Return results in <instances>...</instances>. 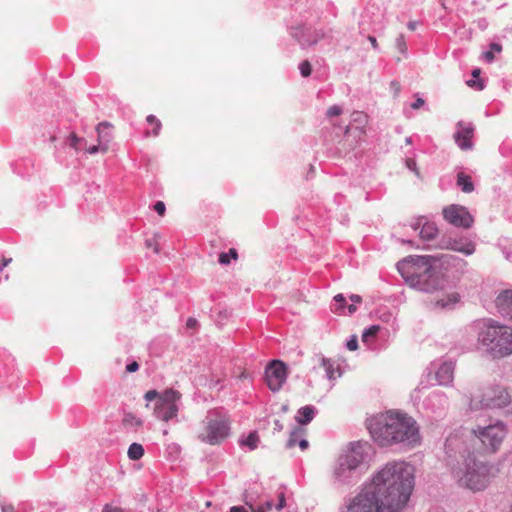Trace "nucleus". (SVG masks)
Returning a JSON list of instances; mask_svg holds the SVG:
<instances>
[{
  "label": "nucleus",
  "instance_id": "nucleus-1",
  "mask_svg": "<svg viewBox=\"0 0 512 512\" xmlns=\"http://www.w3.org/2000/svg\"><path fill=\"white\" fill-rule=\"evenodd\" d=\"M414 488V467L405 461L387 463L346 505L344 512H400Z\"/></svg>",
  "mask_w": 512,
  "mask_h": 512
},
{
  "label": "nucleus",
  "instance_id": "nucleus-2",
  "mask_svg": "<svg viewBox=\"0 0 512 512\" xmlns=\"http://www.w3.org/2000/svg\"><path fill=\"white\" fill-rule=\"evenodd\" d=\"M454 264L467 262L453 255H410L397 263V270L409 286L433 294L449 286L446 272Z\"/></svg>",
  "mask_w": 512,
  "mask_h": 512
},
{
  "label": "nucleus",
  "instance_id": "nucleus-3",
  "mask_svg": "<svg viewBox=\"0 0 512 512\" xmlns=\"http://www.w3.org/2000/svg\"><path fill=\"white\" fill-rule=\"evenodd\" d=\"M368 429L372 439L382 447L396 444L416 447L422 439L417 421L400 410H389L373 417Z\"/></svg>",
  "mask_w": 512,
  "mask_h": 512
},
{
  "label": "nucleus",
  "instance_id": "nucleus-4",
  "mask_svg": "<svg viewBox=\"0 0 512 512\" xmlns=\"http://www.w3.org/2000/svg\"><path fill=\"white\" fill-rule=\"evenodd\" d=\"M477 342L491 358H505L512 355V328L487 320L479 328Z\"/></svg>",
  "mask_w": 512,
  "mask_h": 512
},
{
  "label": "nucleus",
  "instance_id": "nucleus-5",
  "mask_svg": "<svg viewBox=\"0 0 512 512\" xmlns=\"http://www.w3.org/2000/svg\"><path fill=\"white\" fill-rule=\"evenodd\" d=\"M461 486L472 491L485 489L493 477L492 466L487 462L478 460L473 453H469L464 461L463 469L457 473Z\"/></svg>",
  "mask_w": 512,
  "mask_h": 512
},
{
  "label": "nucleus",
  "instance_id": "nucleus-6",
  "mask_svg": "<svg viewBox=\"0 0 512 512\" xmlns=\"http://www.w3.org/2000/svg\"><path fill=\"white\" fill-rule=\"evenodd\" d=\"M471 439L473 448L478 454H493L501 446L506 437V427L502 422H496L485 427H478L472 431Z\"/></svg>",
  "mask_w": 512,
  "mask_h": 512
},
{
  "label": "nucleus",
  "instance_id": "nucleus-7",
  "mask_svg": "<svg viewBox=\"0 0 512 512\" xmlns=\"http://www.w3.org/2000/svg\"><path fill=\"white\" fill-rule=\"evenodd\" d=\"M181 397V393L172 388L166 389L163 392L149 390L144 394L146 401L150 402L156 400L154 415L164 422H168L177 417Z\"/></svg>",
  "mask_w": 512,
  "mask_h": 512
},
{
  "label": "nucleus",
  "instance_id": "nucleus-8",
  "mask_svg": "<svg viewBox=\"0 0 512 512\" xmlns=\"http://www.w3.org/2000/svg\"><path fill=\"white\" fill-rule=\"evenodd\" d=\"M229 430V422L223 417H216L207 422L199 438L210 445L219 444L228 437Z\"/></svg>",
  "mask_w": 512,
  "mask_h": 512
},
{
  "label": "nucleus",
  "instance_id": "nucleus-9",
  "mask_svg": "<svg viewBox=\"0 0 512 512\" xmlns=\"http://www.w3.org/2000/svg\"><path fill=\"white\" fill-rule=\"evenodd\" d=\"M511 401L510 394L501 387L488 388L478 402L472 400V407H486V408H502L507 406Z\"/></svg>",
  "mask_w": 512,
  "mask_h": 512
},
{
  "label": "nucleus",
  "instance_id": "nucleus-10",
  "mask_svg": "<svg viewBox=\"0 0 512 512\" xmlns=\"http://www.w3.org/2000/svg\"><path fill=\"white\" fill-rule=\"evenodd\" d=\"M287 378V368L284 362L273 360L265 370V379L272 391H279Z\"/></svg>",
  "mask_w": 512,
  "mask_h": 512
},
{
  "label": "nucleus",
  "instance_id": "nucleus-11",
  "mask_svg": "<svg viewBox=\"0 0 512 512\" xmlns=\"http://www.w3.org/2000/svg\"><path fill=\"white\" fill-rule=\"evenodd\" d=\"M445 220L454 226L470 228L473 224V217L465 207L451 205L443 210Z\"/></svg>",
  "mask_w": 512,
  "mask_h": 512
},
{
  "label": "nucleus",
  "instance_id": "nucleus-12",
  "mask_svg": "<svg viewBox=\"0 0 512 512\" xmlns=\"http://www.w3.org/2000/svg\"><path fill=\"white\" fill-rule=\"evenodd\" d=\"M445 247L466 256L472 255L476 250L475 243L467 238L449 239Z\"/></svg>",
  "mask_w": 512,
  "mask_h": 512
},
{
  "label": "nucleus",
  "instance_id": "nucleus-13",
  "mask_svg": "<svg viewBox=\"0 0 512 512\" xmlns=\"http://www.w3.org/2000/svg\"><path fill=\"white\" fill-rule=\"evenodd\" d=\"M455 364L451 361L442 363L436 371L435 378L439 385L447 386L453 382Z\"/></svg>",
  "mask_w": 512,
  "mask_h": 512
},
{
  "label": "nucleus",
  "instance_id": "nucleus-14",
  "mask_svg": "<svg viewBox=\"0 0 512 512\" xmlns=\"http://www.w3.org/2000/svg\"><path fill=\"white\" fill-rule=\"evenodd\" d=\"M474 129L469 126H460V129L454 134V139L458 146L462 150H468L471 149L472 144V137H473Z\"/></svg>",
  "mask_w": 512,
  "mask_h": 512
},
{
  "label": "nucleus",
  "instance_id": "nucleus-15",
  "mask_svg": "<svg viewBox=\"0 0 512 512\" xmlns=\"http://www.w3.org/2000/svg\"><path fill=\"white\" fill-rule=\"evenodd\" d=\"M460 301V295L459 293L455 291H451L448 293H444L441 296H437L433 304L435 308L439 309H450L453 308L455 304H457Z\"/></svg>",
  "mask_w": 512,
  "mask_h": 512
},
{
  "label": "nucleus",
  "instance_id": "nucleus-16",
  "mask_svg": "<svg viewBox=\"0 0 512 512\" xmlns=\"http://www.w3.org/2000/svg\"><path fill=\"white\" fill-rule=\"evenodd\" d=\"M112 125L108 122H101L98 124L96 130L98 133V145H94L88 149L89 154H95L98 151H101L102 153H106L109 149V143L111 141V136L108 135L106 142L102 143V128H111Z\"/></svg>",
  "mask_w": 512,
  "mask_h": 512
},
{
  "label": "nucleus",
  "instance_id": "nucleus-17",
  "mask_svg": "<svg viewBox=\"0 0 512 512\" xmlns=\"http://www.w3.org/2000/svg\"><path fill=\"white\" fill-rule=\"evenodd\" d=\"M304 434H305L304 429H302V428L294 429L291 432L290 437L287 441V447L293 448L296 445H298L302 451L306 450L309 446V443L305 438H303Z\"/></svg>",
  "mask_w": 512,
  "mask_h": 512
},
{
  "label": "nucleus",
  "instance_id": "nucleus-18",
  "mask_svg": "<svg viewBox=\"0 0 512 512\" xmlns=\"http://www.w3.org/2000/svg\"><path fill=\"white\" fill-rule=\"evenodd\" d=\"M358 465V462L356 459L352 458L351 456H341L338 459V467L335 469L334 474L339 477L342 475V473L345 471V469H355Z\"/></svg>",
  "mask_w": 512,
  "mask_h": 512
},
{
  "label": "nucleus",
  "instance_id": "nucleus-19",
  "mask_svg": "<svg viewBox=\"0 0 512 512\" xmlns=\"http://www.w3.org/2000/svg\"><path fill=\"white\" fill-rule=\"evenodd\" d=\"M358 465V462L356 459L352 458L351 456H341L338 459V467L335 469L334 474L339 477L342 475V473L345 471V469H355Z\"/></svg>",
  "mask_w": 512,
  "mask_h": 512
},
{
  "label": "nucleus",
  "instance_id": "nucleus-20",
  "mask_svg": "<svg viewBox=\"0 0 512 512\" xmlns=\"http://www.w3.org/2000/svg\"><path fill=\"white\" fill-rule=\"evenodd\" d=\"M321 366L325 369L326 375L329 379H335L341 375L339 365L331 359L322 358Z\"/></svg>",
  "mask_w": 512,
  "mask_h": 512
},
{
  "label": "nucleus",
  "instance_id": "nucleus-21",
  "mask_svg": "<svg viewBox=\"0 0 512 512\" xmlns=\"http://www.w3.org/2000/svg\"><path fill=\"white\" fill-rule=\"evenodd\" d=\"M512 290H506L496 298V306L503 315L509 311Z\"/></svg>",
  "mask_w": 512,
  "mask_h": 512
},
{
  "label": "nucleus",
  "instance_id": "nucleus-22",
  "mask_svg": "<svg viewBox=\"0 0 512 512\" xmlns=\"http://www.w3.org/2000/svg\"><path fill=\"white\" fill-rule=\"evenodd\" d=\"M315 414V409L313 406H305L298 410L296 421L300 424H307L312 421Z\"/></svg>",
  "mask_w": 512,
  "mask_h": 512
},
{
  "label": "nucleus",
  "instance_id": "nucleus-23",
  "mask_svg": "<svg viewBox=\"0 0 512 512\" xmlns=\"http://www.w3.org/2000/svg\"><path fill=\"white\" fill-rule=\"evenodd\" d=\"M122 424L125 428L136 431L142 426L143 421L132 413H125L122 419Z\"/></svg>",
  "mask_w": 512,
  "mask_h": 512
},
{
  "label": "nucleus",
  "instance_id": "nucleus-24",
  "mask_svg": "<svg viewBox=\"0 0 512 512\" xmlns=\"http://www.w3.org/2000/svg\"><path fill=\"white\" fill-rule=\"evenodd\" d=\"M457 184L461 187L462 191L465 193H470L474 190V185L472 183L471 177L468 175H465L464 173L460 172L457 175Z\"/></svg>",
  "mask_w": 512,
  "mask_h": 512
},
{
  "label": "nucleus",
  "instance_id": "nucleus-25",
  "mask_svg": "<svg viewBox=\"0 0 512 512\" xmlns=\"http://www.w3.org/2000/svg\"><path fill=\"white\" fill-rule=\"evenodd\" d=\"M325 37V33L322 30H314L307 39L301 40V45L312 46L318 43Z\"/></svg>",
  "mask_w": 512,
  "mask_h": 512
},
{
  "label": "nucleus",
  "instance_id": "nucleus-26",
  "mask_svg": "<svg viewBox=\"0 0 512 512\" xmlns=\"http://www.w3.org/2000/svg\"><path fill=\"white\" fill-rule=\"evenodd\" d=\"M146 120L153 127L151 132L146 131V136L147 137H150V136L156 137V136H158L159 132L161 130V127H162L161 122L154 115L147 116Z\"/></svg>",
  "mask_w": 512,
  "mask_h": 512
},
{
  "label": "nucleus",
  "instance_id": "nucleus-27",
  "mask_svg": "<svg viewBox=\"0 0 512 512\" xmlns=\"http://www.w3.org/2000/svg\"><path fill=\"white\" fill-rule=\"evenodd\" d=\"M144 455V448L139 443H132L128 449V457L132 460H139Z\"/></svg>",
  "mask_w": 512,
  "mask_h": 512
},
{
  "label": "nucleus",
  "instance_id": "nucleus-28",
  "mask_svg": "<svg viewBox=\"0 0 512 512\" xmlns=\"http://www.w3.org/2000/svg\"><path fill=\"white\" fill-rule=\"evenodd\" d=\"M437 234V228L433 224H425L423 225L420 235L423 239L430 240L433 239Z\"/></svg>",
  "mask_w": 512,
  "mask_h": 512
},
{
  "label": "nucleus",
  "instance_id": "nucleus-29",
  "mask_svg": "<svg viewBox=\"0 0 512 512\" xmlns=\"http://www.w3.org/2000/svg\"><path fill=\"white\" fill-rule=\"evenodd\" d=\"M380 330V326L372 325L368 329H366L362 334V341L369 342L371 338H374Z\"/></svg>",
  "mask_w": 512,
  "mask_h": 512
},
{
  "label": "nucleus",
  "instance_id": "nucleus-30",
  "mask_svg": "<svg viewBox=\"0 0 512 512\" xmlns=\"http://www.w3.org/2000/svg\"><path fill=\"white\" fill-rule=\"evenodd\" d=\"M259 437L256 432L250 433L247 438L243 441V445L249 447L251 450L257 447Z\"/></svg>",
  "mask_w": 512,
  "mask_h": 512
},
{
  "label": "nucleus",
  "instance_id": "nucleus-31",
  "mask_svg": "<svg viewBox=\"0 0 512 512\" xmlns=\"http://www.w3.org/2000/svg\"><path fill=\"white\" fill-rule=\"evenodd\" d=\"M491 50L484 53V58L488 62H492L494 60V52L500 53L502 51V46L497 43H492L490 45Z\"/></svg>",
  "mask_w": 512,
  "mask_h": 512
},
{
  "label": "nucleus",
  "instance_id": "nucleus-32",
  "mask_svg": "<svg viewBox=\"0 0 512 512\" xmlns=\"http://www.w3.org/2000/svg\"><path fill=\"white\" fill-rule=\"evenodd\" d=\"M300 73L303 77H308L311 75L312 66L309 61L305 60L299 65Z\"/></svg>",
  "mask_w": 512,
  "mask_h": 512
},
{
  "label": "nucleus",
  "instance_id": "nucleus-33",
  "mask_svg": "<svg viewBox=\"0 0 512 512\" xmlns=\"http://www.w3.org/2000/svg\"><path fill=\"white\" fill-rule=\"evenodd\" d=\"M466 84L471 88H475L476 90H482L484 88L483 82L477 78L468 80Z\"/></svg>",
  "mask_w": 512,
  "mask_h": 512
},
{
  "label": "nucleus",
  "instance_id": "nucleus-34",
  "mask_svg": "<svg viewBox=\"0 0 512 512\" xmlns=\"http://www.w3.org/2000/svg\"><path fill=\"white\" fill-rule=\"evenodd\" d=\"M273 507V504L271 501H267L265 502L263 505H260L259 507L257 508H253L252 506H250L252 512H259L262 510V512H266V511H269L271 510Z\"/></svg>",
  "mask_w": 512,
  "mask_h": 512
},
{
  "label": "nucleus",
  "instance_id": "nucleus-35",
  "mask_svg": "<svg viewBox=\"0 0 512 512\" xmlns=\"http://www.w3.org/2000/svg\"><path fill=\"white\" fill-rule=\"evenodd\" d=\"M401 91V85L398 81H392L390 83V92L394 97H397Z\"/></svg>",
  "mask_w": 512,
  "mask_h": 512
},
{
  "label": "nucleus",
  "instance_id": "nucleus-36",
  "mask_svg": "<svg viewBox=\"0 0 512 512\" xmlns=\"http://www.w3.org/2000/svg\"><path fill=\"white\" fill-rule=\"evenodd\" d=\"M342 113V109L341 107L337 106V105H334V106H331L328 110H327V116L328 117H334V116H338Z\"/></svg>",
  "mask_w": 512,
  "mask_h": 512
},
{
  "label": "nucleus",
  "instance_id": "nucleus-37",
  "mask_svg": "<svg viewBox=\"0 0 512 512\" xmlns=\"http://www.w3.org/2000/svg\"><path fill=\"white\" fill-rule=\"evenodd\" d=\"M347 348L350 351H355L358 348V340L356 336H352L350 340L347 341L346 344Z\"/></svg>",
  "mask_w": 512,
  "mask_h": 512
},
{
  "label": "nucleus",
  "instance_id": "nucleus-38",
  "mask_svg": "<svg viewBox=\"0 0 512 512\" xmlns=\"http://www.w3.org/2000/svg\"><path fill=\"white\" fill-rule=\"evenodd\" d=\"M154 210L160 215V216H163L165 214V211H166V207H165V204L164 202L162 201H157L154 205Z\"/></svg>",
  "mask_w": 512,
  "mask_h": 512
},
{
  "label": "nucleus",
  "instance_id": "nucleus-39",
  "mask_svg": "<svg viewBox=\"0 0 512 512\" xmlns=\"http://www.w3.org/2000/svg\"><path fill=\"white\" fill-rule=\"evenodd\" d=\"M396 42H397V47H398L399 51L402 52V53H405V51H406V44H405L403 35H400L396 39Z\"/></svg>",
  "mask_w": 512,
  "mask_h": 512
},
{
  "label": "nucleus",
  "instance_id": "nucleus-40",
  "mask_svg": "<svg viewBox=\"0 0 512 512\" xmlns=\"http://www.w3.org/2000/svg\"><path fill=\"white\" fill-rule=\"evenodd\" d=\"M81 141V139L74 133L70 136V145L78 150V143Z\"/></svg>",
  "mask_w": 512,
  "mask_h": 512
},
{
  "label": "nucleus",
  "instance_id": "nucleus-41",
  "mask_svg": "<svg viewBox=\"0 0 512 512\" xmlns=\"http://www.w3.org/2000/svg\"><path fill=\"white\" fill-rule=\"evenodd\" d=\"M219 263L223 264V265L229 264L230 263L229 254L225 253V252L220 253V255H219Z\"/></svg>",
  "mask_w": 512,
  "mask_h": 512
},
{
  "label": "nucleus",
  "instance_id": "nucleus-42",
  "mask_svg": "<svg viewBox=\"0 0 512 512\" xmlns=\"http://www.w3.org/2000/svg\"><path fill=\"white\" fill-rule=\"evenodd\" d=\"M138 368H139L138 363L136 361H134L126 366V371L129 373H133V372H136L138 370Z\"/></svg>",
  "mask_w": 512,
  "mask_h": 512
},
{
  "label": "nucleus",
  "instance_id": "nucleus-43",
  "mask_svg": "<svg viewBox=\"0 0 512 512\" xmlns=\"http://www.w3.org/2000/svg\"><path fill=\"white\" fill-rule=\"evenodd\" d=\"M424 103H425V101L422 98L418 97L416 99V101L412 103L411 107L413 109H419L420 107H422L424 105Z\"/></svg>",
  "mask_w": 512,
  "mask_h": 512
},
{
  "label": "nucleus",
  "instance_id": "nucleus-44",
  "mask_svg": "<svg viewBox=\"0 0 512 512\" xmlns=\"http://www.w3.org/2000/svg\"><path fill=\"white\" fill-rule=\"evenodd\" d=\"M284 506H285V496L283 493H281L279 495V503L277 505V509L281 510L282 508H284Z\"/></svg>",
  "mask_w": 512,
  "mask_h": 512
},
{
  "label": "nucleus",
  "instance_id": "nucleus-45",
  "mask_svg": "<svg viewBox=\"0 0 512 512\" xmlns=\"http://www.w3.org/2000/svg\"><path fill=\"white\" fill-rule=\"evenodd\" d=\"M228 254H229L230 260L231 259H233V260H237L238 259V253H237V250L235 248H230Z\"/></svg>",
  "mask_w": 512,
  "mask_h": 512
},
{
  "label": "nucleus",
  "instance_id": "nucleus-46",
  "mask_svg": "<svg viewBox=\"0 0 512 512\" xmlns=\"http://www.w3.org/2000/svg\"><path fill=\"white\" fill-rule=\"evenodd\" d=\"M406 164H407L408 168H410L413 171H416V162L413 159H411V158L407 159Z\"/></svg>",
  "mask_w": 512,
  "mask_h": 512
},
{
  "label": "nucleus",
  "instance_id": "nucleus-47",
  "mask_svg": "<svg viewBox=\"0 0 512 512\" xmlns=\"http://www.w3.org/2000/svg\"><path fill=\"white\" fill-rule=\"evenodd\" d=\"M12 262V258H5L0 261V269L3 270L4 267L8 266Z\"/></svg>",
  "mask_w": 512,
  "mask_h": 512
},
{
  "label": "nucleus",
  "instance_id": "nucleus-48",
  "mask_svg": "<svg viewBox=\"0 0 512 512\" xmlns=\"http://www.w3.org/2000/svg\"><path fill=\"white\" fill-rule=\"evenodd\" d=\"M355 120L360 122H366L367 116L363 113H355Z\"/></svg>",
  "mask_w": 512,
  "mask_h": 512
},
{
  "label": "nucleus",
  "instance_id": "nucleus-49",
  "mask_svg": "<svg viewBox=\"0 0 512 512\" xmlns=\"http://www.w3.org/2000/svg\"><path fill=\"white\" fill-rule=\"evenodd\" d=\"M368 40L374 49L378 48V42L374 36H368Z\"/></svg>",
  "mask_w": 512,
  "mask_h": 512
},
{
  "label": "nucleus",
  "instance_id": "nucleus-50",
  "mask_svg": "<svg viewBox=\"0 0 512 512\" xmlns=\"http://www.w3.org/2000/svg\"><path fill=\"white\" fill-rule=\"evenodd\" d=\"M350 299L354 303H360L362 301V298L359 295H351Z\"/></svg>",
  "mask_w": 512,
  "mask_h": 512
},
{
  "label": "nucleus",
  "instance_id": "nucleus-51",
  "mask_svg": "<svg viewBox=\"0 0 512 512\" xmlns=\"http://www.w3.org/2000/svg\"><path fill=\"white\" fill-rule=\"evenodd\" d=\"M230 512H247V511L243 507L233 506L230 509Z\"/></svg>",
  "mask_w": 512,
  "mask_h": 512
},
{
  "label": "nucleus",
  "instance_id": "nucleus-52",
  "mask_svg": "<svg viewBox=\"0 0 512 512\" xmlns=\"http://www.w3.org/2000/svg\"><path fill=\"white\" fill-rule=\"evenodd\" d=\"M3 512H14V507L12 505H7L2 507Z\"/></svg>",
  "mask_w": 512,
  "mask_h": 512
},
{
  "label": "nucleus",
  "instance_id": "nucleus-53",
  "mask_svg": "<svg viewBox=\"0 0 512 512\" xmlns=\"http://www.w3.org/2000/svg\"><path fill=\"white\" fill-rule=\"evenodd\" d=\"M102 512H121L119 509L117 508H110L108 506H106Z\"/></svg>",
  "mask_w": 512,
  "mask_h": 512
},
{
  "label": "nucleus",
  "instance_id": "nucleus-54",
  "mask_svg": "<svg viewBox=\"0 0 512 512\" xmlns=\"http://www.w3.org/2000/svg\"><path fill=\"white\" fill-rule=\"evenodd\" d=\"M196 325V320L193 319V318H189L188 321H187V326L192 328Z\"/></svg>",
  "mask_w": 512,
  "mask_h": 512
},
{
  "label": "nucleus",
  "instance_id": "nucleus-55",
  "mask_svg": "<svg viewBox=\"0 0 512 512\" xmlns=\"http://www.w3.org/2000/svg\"><path fill=\"white\" fill-rule=\"evenodd\" d=\"M334 299L337 301V302H340V303H343L345 301V298L343 297L342 294H338L334 297Z\"/></svg>",
  "mask_w": 512,
  "mask_h": 512
},
{
  "label": "nucleus",
  "instance_id": "nucleus-56",
  "mask_svg": "<svg viewBox=\"0 0 512 512\" xmlns=\"http://www.w3.org/2000/svg\"><path fill=\"white\" fill-rule=\"evenodd\" d=\"M108 135H110V136L112 137L111 133H109V132H104V131L102 130V136H103V137H102V143H105V142H106V139H107Z\"/></svg>",
  "mask_w": 512,
  "mask_h": 512
},
{
  "label": "nucleus",
  "instance_id": "nucleus-57",
  "mask_svg": "<svg viewBox=\"0 0 512 512\" xmlns=\"http://www.w3.org/2000/svg\"><path fill=\"white\" fill-rule=\"evenodd\" d=\"M504 315L509 316L510 318H512V298H510L509 311H507V313H505Z\"/></svg>",
  "mask_w": 512,
  "mask_h": 512
},
{
  "label": "nucleus",
  "instance_id": "nucleus-58",
  "mask_svg": "<svg viewBox=\"0 0 512 512\" xmlns=\"http://www.w3.org/2000/svg\"><path fill=\"white\" fill-rule=\"evenodd\" d=\"M480 72H481L480 69H478V68L474 69L473 72H472L473 78H478L479 75H480Z\"/></svg>",
  "mask_w": 512,
  "mask_h": 512
},
{
  "label": "nucleus",
  "instance_id": "nucleus-59",
  "mask_svg": "<svg viewBox=\"0 0 512 512\" xmlns=\"http://www.w3.org/2000/svg\"><path fill=\"white\" fill-rule=\"evenodd\" d=\"M348 311L350 314L354 313L356 311V306L354 304L349 305Z\"/></svg>",
  "mask_w": 512,
  "mask_h": 512
},
{
  "label": "nucleus",
  "instance_id": "nucleus-60",
  "mask_svg": "<svg viewBox=\"0 0 512 512\" xmlns=\"http://www.w3.org/2000/svg\"><path fill=\"white\" fill-rule=\"evenodd\" d=\"M275 426L278 430H281L283 428L282 424H280V421L279 420H276L275 421Z\"/></svg>",
  "mask_w": 512,
  "mask_h": 512
},
{
  "label": "nucleus",
  "instance_id": "nucleus-61",
  "mask_svg": "<svg viewBox=\"0 0 512 512\" xmlns=\"http://www.w3.org/2000/svg\"><path fill=\"white\" fill-rule=\"evenodd\" d=\"M408 27H409V29L414 30V29H415V23L410 22V23L408 24Z\"/></svg>",
  "mask_w": 512,
  "mask_h": 512
},
{
  "label": "nucleus",
  "instance_id": "nucleus-62",
  "mask_svg": "<svg viewBox=\"0 0 512 512\" xmlns=\"http://www.w3.org/2000/svg\"><path fill=\"white\" fill-rule=\"evenodd\" d=\"M50 140H51V141H55V140H56V137H55V136H51Z\"/></svg>",
  "mask_w": 512,
  "mask_h": 512
},
{
  "label": "nucleus",
  "instance_id": "nucleus-63",
  "mask_svg": "<svg viewBox=\"0 0 512 512\" xmlns=\"http://www.w3.org/2000/svg\"><path fill=\"white\" fill-rule=\"evenodd\" d=\"M349 131H350V127L348 126V127L346 128V133H348Z\"/></svg>",
  "mask_w": 512,
  "mask_h": 512
}]
</instances>
